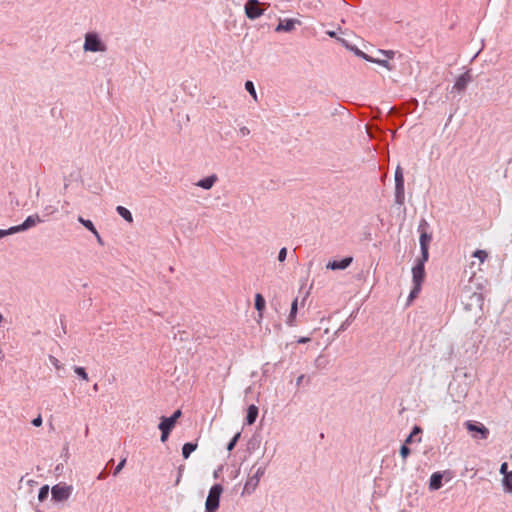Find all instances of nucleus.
Wrapping results in <instances>:
<instances>
[{
    "instance_id": "obj_1",
    "label": "nucleus",
    "mask_w": 512,
    "mask_h": 512,
    "mask_svg": "<svg viewBox=\"0 0 512 512\" xmlns=\"http://www.w3.org/2000/svg\"><path fill=\"white\" fill-rule=\"evenodd\" d=\"M181 410H176L173 415L169 418L162 417L161 422L159 424V429L161 430V441L165 442L168 439V436L171 430L174 428L176 421L181 416Z\"/></svg>"
},
{
    "instance_id": "obj_2",
    "label": "nucleus",
    "mask_w": 512,
    "mask_h": 512,
    "mask_svg": "<svg viewBox=\"0 0 512 512\" xmlns=\"http://www.w3.org/2000/svg\"><path fill=\"white\" fill-rule=\"evenodd\" d=\"M222 490L220 484H216L210 489L205 503V512H215L218 509Z\"/></svg>"
},
{
    "instance_id": "obj_3",
    "label": "nucleus",
    "mask_w": 512,
    "mask_h": 512,
    "mask_svg": "<svg viewBox=\"0 0 512 512\" xmlns=\"http://www.w3.org/2000/svg\"><path fill=\"white\" fill-rule=\"evenodd\" d=\"M412 273H413V282L415 284V287H414V289L410 293V298L411 299L416 297L417 294L419 293V291L421 289V284H422V282L424 280V277H425V271H424V264H423V262H420L417 265H415L413 267V269H412Z\"/></svg>"
},
{
    "instance_id": "obj_4",
    "label": "nucleus",
    "mask_w": 512,
    "mask_h": 512,
    "mask_svg": "<svg viewBox=\"0 0 512 512\" xmlns=\"http://www.w3.org/2000/svg\"><path fill=\"white\" fill-rule=\"evenodd\" d=\"M84 50L91 52H104L106 50V46L100 41L96 34L88 33L85 36Z\"/></svg>"
},
{
    "instance_id": "obj_5",
    "label": "nucleus",
    "mask_w": 512,
    "mask_h": 512,
    "mask_svg": "<svg viewBox=\"0 0 512 512\" xmlns=\"http://www.w3.org/2000/svg\"><path fill=\"white\" fill-rule=\"evenodd\" d=\"M465 427L475 439H486L489 435V430L481 423L467 421Z\"/></svg>"
},
{
    "instance_id": "obj_6",
    "label": "nucleus",
    "mask_w": 512,
    "mask_h": 512,
    "mask_svg": "<svg viewBox=\"0 0 512 512\" xmlns=\"http://www.w3.org/2000/svg\"><path fill=\"white\" fill-rule=\"evenodd\" d=\"M40 222H42V220L40 219V217L37 214L30 215L26 218V220L22 224L13 226V227L7 229V232L9 233V235H11L14 233L25 231L31 227H34L36 224H38Z\"/></svg>"
},
{
    "instance_id": "obj_7",
    "label": "nucleus",
    "mask_w": 512,
    "mask_h": 512,
    "mask_svg": "<svg viewBox=\"0 0 512 512\" xmlns=\"http://www.w3.org/2000/svg\"><path fill=\"white\" fill-rule=\"evenodd\" d=\"M263 11L262 4L257 0H249L245 5L246 15L251 19L259 17Z\"/></svg>"
},
{
    "instance_id": "obj_8",
    "label": "nucleus",
    "mask_w": 512,
    "mask_h": 512,
    "mask_svg": "<svg viewBox=\"0 0 512 512\" xmlns=\"http://www.w3.org/2000/svg\"><path fill=\"white\" fill-rule=\"evenodd\" d=\"M52 496L55 500H66L70 495V488L66 486L55 485L52 490Z\"/></svg>"
},
{
    "instance_id": "obj_9",
    "label": "nucleus",
    "mask_w": 512,
    "mask_h": 512,
    "mask_svg": "<svg viewBox=\"0 0 512 512\" xmlns=\"http://www.w3.org/2000/svg\"><path fill=\"white\" fill-rule=\"evenodd\" d=\"M296 24H299V22L297 20H294V19H286V20L280 21V23L276 27V31L277 32H281V31L288 32V31H291V30L294 29Z\"/></svg>"
},
{
    "instance_id": "obj_10",
    "label": "nucleus",
    "mask_w": 512,
    "mask_h": 512,
    "mask_svg": "<svg viewBox=\"0 0 512 512\" xmlns=\"http://www.w3.org/2000/svg\"><path fill=\"white\" fill-rule=\"evenodd\" d=\"M430 241H431V237L428 234H426V233L421 234L420 245H421V250H422V255H423V262L428 259V245H429Z\"/></svg>"
},
{
    "instance_id": "obj_11",
    "label": "nucleus",
    "mask_w": 512,
    "mask_h": 512,
    "mask_svg": "<svg viewBox=\"0 0 512 512\" xmlns=\"http://www.w3.org/2000/svg\"><path fill=\"white\" fill-rule=\"evenodd\" d=\"M266 302L261 294H256L255 296V308L258 311V321H261L263 318V312L265 310Z\"/></svg>"
},
{
    "instance_id": "obj_12",
    "label": "nucleus",
    "mask_w": 512,
    "mask_h": 512,
    "mask_svg": "<svg viewBox=\"0 0 512 512\" xmlns=\"http://www.w3.org/2000/svg\"><path fill=\"white\" fill-rule=\"evenodd\" d=\"M351 262H352V258L348 257V258L342 259L341 261L330 262L327 265V267L332 270L345 269L346 267H348L350 265Z\"/></svg>"
},
{
    "instance_id": "obj_13",
    "label": "nucleus",
    "mask_w": 512,
    "mask_h": 512,
    "mask_svg": "<svg viewBox=\"0 0 512 512\" xmlns=\"http://www.w3.org/2000/svg\"><path fill=\"white\" fill-rule=\"evenodd\" d=\"M443 475L440 472L433 473L430 478L429 487L431 490H438L442 486Z\"/></svg>"
},
{
    "instance_id": "obj_14",
    "label": "nucleus",
    "mask_w": 512,
    "mask_h": 512,
    "mask_svg": "<svg viewBox=\"0 0 512 512\" xmlns=\"http://www.w3.org/2000/svg\"><path fill=\"white\" fill-rule=\"evenodd\" d=\"M258 416V408L255 405H250L247 409L246 423L251 425L255 422Z\"/></svg>"
},
{
    "instance_id": "obj_15",
    "label": "nucleus",
    "mask_w": 512,
    "mask_h": 512,
    "mask_svg": "<svg viewBox=\"0 0 512 512\" xmlns=\"http://www.w3.org/2000/svg\"><path fill=\"white\" fill-rule=\"evenodd\" d=\"M216 176L212 175L209 177H206L205 179H202L196 183L197 186L203 188V189H210L213 184L216 181Z\"/></svg>"
},
{
    "instance_id": "obj_16",
    "label": "nucleus",
    "mask_w": 512,
    "mask_h": 512,
    "mask_svg": "<svg viewBox=\"0 0 512 512\" xmlns=\"http://www.w3.org/2000/svg\"><path fill=\"white\" fill-rule=\"evenodd\" d=\"M116 211L121 217H123L129 223L133 222V216L127 208L123 206H117Z\"/></svg>"
},
{
    "instance_id": "obj_17",
    "label": "nucleus",
    "mask_w": 512,
    "mask_h": 512,
    "mask_svg": "<svg viewBox=\"0 0 512 512\" xmlns=\"http://www.w3.org/2000/svg\"><path fill=\"white\" fill-rule=\"evenodd\" d=\"M197 448V444L196 443H191V442H188V443H185L182 447V455L185 459H187L190 454L195 451Z\"/></svg>"
},
{
    "instance_id": "obj_18",
    "label": "nucleus",
    "mask_w": 512,
    "mask_h": 512,
    "mask_svg": "<svg viewBox=\"0 0 512 512\" xmlns=\"http://www.w3.org/2000/svg\"><path fill=\"white\" fill-rule=\"evenodd\" d=\"M78 221L84 226L86 227L89 231H91L92 233H96V228L94 226V224L92 223V221L90 220H87V219H84L83 217L79 216L78 217Z\"/></svg>"
},
{
    "instance_id": "obj_19",
    "label": "nucleus",
    "mask_w": 512,
    "mask_h": 512,
    "mask_svg": "<svg viewBox=\"0 0 512 512\" xmlns=\"http://www.w3.org/2000/svg\"><path fill=\"white\" fill-rule=\"evenodd\" d=\"M503 485L506 491L512 492V471L503 478Z\"/></svg>"
},
{
    "instance_id": "obj_20",
    "label": "nucleus",
    "mask_w": 512,
    "mask_h": 512,
    "mask_svg": "<svg viewBox=\"0 0 512 512\" xmlns=\"http://www.w3.org/2000/svg\"><path fill=\"white\" fill-rule=\"evenodd\" d=\"M364 58L368 61H371V62H375V63H378L384 67H386L387 69L391 70L392 69V66L389 64L388 61L386 60H379V59H373L367 55H364Z\"/></svg>"
},
{
    "instance_id": "obj_21",
    "label": "nucleus",
    "mask_w": 512,
    "mask_h": 512,
    "mask_svg": "<svg viewBox=\"0 0 512 512\" xmlns=\"http://www.w3.org/2000/svg\"><path fill=\"white\" fill-rule=\"evenodd\" d=\"M74 372L80 376L84 381H88L89 380V377H88V374L87 372L85 371V369L83 367H74Z\"/></svg>"
},
{
    "instance_id": "obj_22",
    "label": "nucleus",
    "mask_w": 512,
    "mask_h": 512,
    "mask_svg": "<svg viewBox=\"0 0 512 512\" xmlns=\"http://www.w3.org/2000/svg\"><path fill=\"white\" fill-rule=\"evenodd\" d=\"M395 180H396V183H397V188L398 189H400V188L402 189L403 188V174H402L400 169L396 170Z\"/></svg>"
},
{
    "instance_id": "obj_23",
    "label": "nucleus",
    "mask_w": 512,
    "mask_h": 512,
    "mask_svg": "<svg viewBox=\"0 0 512 512\" xmlns=\"http://www.w3.org/2000/svg\"><path fill=\"white\" fill-rule=\"evenodd\" d=\"M48 493H49V487L47 485L41 487L39 490L38 499L40 501L45 500L48 497Z\"/></svg>"
},
{
    "instance_id": "obj_24",
    "label": "nucleus",
    "mask_w": 512,
    "mask_h": 512,
    "mask_svg": "<svg viewBox=\"0 0 512 512\" xmlns=\"http://www.w3.org/2000/svg\"><path fill=\"white\" fill-rule=\"evenodd\" d=\"M468 81V77L466 75L461 76L455 83V87L458 89H463Z\"/></svg>"
},
{
    "instance_id": "obj_25",
    "label": "nucleus",
    "mask_w": 512,
    "mask_h": 512,
    "mask_svg": "<svg viewBox=\"0 0 512 512\" xmlns=\"http://www.w3.org/2000/svg\"><path fill=\"white\" fill-rule=\"evenodd\" d=\"M245 88L251 94V96L256 100L257 94H256L253 83L251 81H247L245 84Z\"/></svg>"
},
{
    "instance_id": "obj_26",
    "label": "nucleus",
    "mask_w": 512,
    "mask_h": 512,
    "mask_svg": "<svg viewBox=\"0 0 512 512\" xmlns=\"http://www.w3.org/2000/svg\"><path fill=\"white\" fill-rule=\"evenodd\" d=\"M474 257L478 258L481 262H484L485 259L487 258V253L483 250H477L474 253Z\"/></svg>"
},
{
    "instance_id": "obj_27",
    "label": "nucleus",
    "mask_w": 512,
    "mask_h": 512,
    "mask_svg": "<svg viewBox=\"0 0 512 512\" xmlns=\"http://www.w3.org/2000/svg\"><path fill=\"white\" fill-rule=\"evenodd\" d=\"M125 463H126V459H122L119 464L116 466V468L114 469V472H113V475L116 476L120 473V471L123 469V467L125 466Z\"/></svg>"
},
{
    "instance_id": "obj_28",
    "label": "nucleus",
    "mask_w": 512,
    "mask_h": 512,
    "mask_svg": "<svg viewBox=\"0 0 512 512\" xmlns=\"http://www.w3.org/2000/svg\"><path fill=\"white\" fill-rule=\"evenodd\" d=\"M286 255H287V250H286V248H282V249L280 250V252H279V256H278L279 261L283 262V261L285 260V258H286Z\"/></svg>"
},
{
    "instance_id": "obj_29",
    "label": "nucleus",
    "mask_w": 512,
    "mask_h": 512,
    "mask_svg": "<svg viewBox=\"0 0 512 512\" xmlns=\"http://www.w3.org/2000/svg\"><path fill=\"white\" fill-rule=\"evenodd\" d=\"M56 211H57V208H56V207H54V206H47V207L45 208V212H46V215H47V216H48V215H52V214H54Z\"/></svg>"
},
{
    "instance_id": "obj_30",
    "label": "nucleus",
    "mask_w": 512,
    "mask_h": 512,
    "mask_svg": "<svg viewBox=\"0 0 512 512\" xmlns=\"http://www.w3.org/2000/svg\"><path fill=\"white\" fill-rule=\"evenodd\" d=\"M32 424L36 427H39L42 425V417L39 415L35 419L32 420Z\"/></svg>"
},
{
    "instance_id": "obj_31",
    "label": "nucleus",
    "mask_w": 512,
    "mask_h": 512,
    "mask_svg": "<svg viewBox=\"0 0 512 512\" xmlns=\"http://www.w3.org/2000/svg\"><path fill=\"white\" fill-rule=\"evenodd\" d=\"M507 469H508V464H507L506 462H504V463L501 465V467H500V472H501V474H503L504 476H505L506 474H509V472L507 471Z\"/></svg>"
},
{
    "instance_id": "obj_32",
    "label": "nucleus",
    "mask_w": 512,
    "mask_h": 512,
    "mask_svg": "<svg viewBox=\"0 0 512 512\" xmlns=\"http://www.w3.org/2000/svg\"><path fill=\"white\" fill-rule=\"evenodd\" d=\"M409 452H410V451H409V449L407 448V446H405V445H404V446H402L400 453H401V455H402V457H403V458H406V457L409 455Z\"/></svg>"
},
{
    "instance_id": "obj_33",
    "label": "nucleus",
    "mask_w": 512,
    "mask_h": 512,
    "mask_svg": "<svg viewBox=\"0 0 512 512\" xmlns=\"http://www.w3.org/2000/svg\"><path fill=\"white\" fill-rule=\"evenodd\" d=\"M297 312V300H295L293 303H292V307H291V317H294L295 314Z\"/></svg>"
},
{
    "instance_id": "obj_34",
    "label": "nucleus",
    "mask_w": 512,
    "mask_h": 512,
    "mask_svg": "<svg viewBox=\"0 0 512 512\" xmlns=\"http://www.w3.org/2000/svg\"><path fill=\"white\" fill-rule=\"evenodd\" d=\"M50 360H51L52 364L54 365V367L56 369H60L61 368V366L59 364V361L55 357L51 356Z\"/></svg>"
},
{
    "instance_id": "obj_35",
    "label": "nucleus",
    "mask_w": 512,
    "mask_h": 512,
    "mask_svg": "<svg viewBox=\"0 0 512 512\" xmlns=\"http://www.w3.org/2000/svg\"><path fill=\"white\" fill-rule=\"evenodd\" d=\"M238 437H239V434H237V435L233 438V440L229 443V445H228V449H229V450H231V449L233 448V446L235 445V442H236V440H237V438H238Z\"/></svg>"
},
{
    "instance_id": "obj_36",
    "label": "nucleus",
    "mask_w": 512,
    "mask_h": 512,
    "mask_svg": "<svg viewBox=\"0 0 512 512\" xmlns=\"http://www.w3.org/2000/svg\"><path fill=\"white\" fill-rule=\"evenodd\" d=\"M98 241L99 244H103V241H102V238L100 236V234L98 233V231L96 230V233H93Z\"/></svg>"
},
{
    "instance_id": "obj_37",
    "label": "nucleus",
    "mask_w": 512,
    "mask_h": 512,
    "mask_svg": "<svg viewBox=\"0 0 512 512\" xmlns=\"http://www.w3.org/2000/svg\"><path fill=\"white\" fill-rule=\"evenodd\" d=\"M419 431H420V429L418 427H415L413 433L410 435V437L407 440V442H409L411 440V438L413 437V435L418 433Z\"/></svg>"
},
{
    "instance_id": "obj_38",
    "label": "nucleus",
    "mask_w": 512,
    "mask_h": 512,
    "mask_svg": "<svg viewBox=\"0 0 512 512\" xmlns=\"http://www.w3.org/2000/svg\"><path fill=\"white\" fill-rule=\"evenodd\" d=\"M381 53L387 55L388 58H393V55H394V52H392V51H390V52L381 51Z\"/></svg>"
},
{
    "instance_id": "obj_39",
    "label": "nucleus",
    "mask_w": 512,
    "mask_h": 512,
    "mask_svg": "<svg viewBox=\"0 0 512 512\" xmlns=\"http://www.w3.org/2000/svg\"><path fill=\"white\" fill-rule=\"evenodd\" d=\"M9 235V233L7 232V230H0V239L4 236H7Z\"/></svg>"
},
{
    "instance_id": "obj_40",
    "label": "nucleus",
    "mask_w": 512,
    "mask_h": 512,
    "mask_svg": "<svg viewBox=\"0 0 512 512\" xmlns=\"http://www.w3.org/2000/svg\"><path fill=\"white\" fill-rule=\"evenodd\" d=\"M99 480H102L105 478V474L103 472H101L98 477H97Z\"/></svg>"
},
{
    "instance_id": "obj_41",
    "label": "nucleus",
    "mask_w": 512,
    "mask_h": 512,
    "mask_svg": "<svg viewBox=\"0 0 512 512\" xmlns=\"http://www.w3.org/2000/svg\"><path fill=\"white\" fill-rule=\"evenodd\" d=\"M307 341H309V338H301V339L299 340V343H305V342H307Z\"/></svg>"
},
{
    "instance_id": "obj_42",
    "label": "nucleus",
    "mask_w": 512,
    "mask_h": 512,
    "mask_svg": "<svg viewBox=\"0 0 512 512\" xmlns=\"http://www.w3.org/2000/svg\"><path fill=\"white\" fill-rule=\"evenodd\" d=\"M93 389H94L95 391H97V390H98V384H95V385L93 386Z\"/></svg>"
},
{
    "instance_id": "obj_43",
    "label": "nucleus",
    "mask_w": 512,
    "mask_h": 512,
    "mask_svg": "<svg viewBox=\"0 0 512 512\" xmlns=\"http://www.w3.org/2000/svg\"><path fill=\"white\" fill-rule=\"evenodd\" d=\"M2 319H3V317H2V315L0 314V322L2 321Z\"/></svg>"
}]
</instances>
